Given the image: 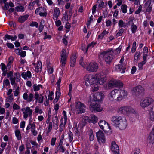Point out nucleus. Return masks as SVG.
<instances>
[{"mask_svg": "<svg viewBox=\"0 0 154 154\" xmlns=\"http://www.w3.org/2000/svg\"><path fill=\"white\" fill-rule=\"evenodd\" d=\"M111 120L113 125L119 130H124L127 127V120L124 116H114L112 117Z\"/></svg>", "mask_w": 154, "mask_h": 154, "instance_id": "obj_1", "label": "nucleus"}, {"mask_svg": "<svg viewBox=\"0 0 154 154\" xmlns=\"http://www.w3.org/2000/svg\"><path fill=\"white\" fill-rule=\"evenodd\" d=\"M113 52L112 49H108L101 53L100 56L104 58V60L106 63H109L113 59Z\"/></svg>", "mask_w": 154, "mask_h": 154, "instance_id": "obj_2", "label": "nucleus"}, {"mask_svg": "<svg viewBox=\"0 0 154 154\" xmlns=\"http://www.w3.org/2000/svg\"><path fill=\"white\" fill-rule=\"evenodd\" d=\"M83 58H82L80 61V65L84 68H86L87 70L91 72H96L98 69V65L96 63L93 62H90L87 66H86L82 61Z\"/></svg>", "mask_w": 154, "mask_h": 154, "instance_id": "obj_3", "label": "nucleus"}, {"mask_svg": "<svg viewBox=\"0 0 154 154\" xmlns=\"http://www.w3.org/2000/svg\"><path fill=\"white\" fill-rule=\"evenodd\" d=\"M144 88L141 86L134 88L131 91L132 96L135 98L140 97L143 96Z\"/></svg>", "mask_w": 154, "mask_h": 154, "instance_id": "obj_4", "label": "nucleus"}, {"mask_svg": "<svg viewBox=\"0 0 154 154\" xmlns=\"http://www.w3.org/2000/svg\"><path fill=\"white\" fill-rule=\"evenodd\" d=\"M154 103V100L152 98L144 97L140 100V106L142 108L144 109Z\"/></svg>", "mask_w": 154, "mask_h": 154, "instance_id": "obj_5", "label": "nucleus"}, {"mask_svg": "<svg viewBox=\"0 0 154 154\" xmlns=\"http://www.w3.org/2000/svg\"><path fill=\"white\" fill-rule=\"evenodd\" d=\"M96 74L91 75V74H86L84 77V80L85 83V85L86 86H88L89 84L93 85L94 84V81L95 78L97 77Z\"/></svg>", "mask_w": 154, "mask_h": 154, "instance_id": "obj_6", "label": "nucleus"}, {"mask_svg": "<svg viewBox=\"0 0 154 154\" xmlns=\"http://www.w3.org/2000/svg\"><path fill=\"white\" fill-rule=\"evenodd\" d=\"M90 101L91 103L90 105L89 108L90 110L92 112L97 111L100 112L103 110V108L101 107L100 105L97 103L96 101H91L90 99Z\"/></svg>", "mask_w": 154, "mask_h": 154, "instance_id": "obj_7", "label": "nucleus"}, {"mask_svg": "<svg viewBox=\"0 0 154 154\" xmlns=\"http://www.w3.org/2000/svg\"><path fill=\"white\" fill-rule=\"evenodd\" d=\"M69 54V51H67L64 49H63L60 54V63L62 67L65 66Z\"/></svg>", "mask_w": 154, "mask_h": 154, "instance_id": "obj_8", "label": "nucleus"}, {"mask_svg": "<svg viewBox=\"0 0 154 154\" xmlns=\"http://www.w3.org/2000/svg\"><path fill=\"white\" fill-rule=\"evenodd\" d=\"M104 97V95L103 93L98 92L91 96L90 99H91V101L101 102L103 101Z\"/></svg>", "mask_w": 154, "mask_h": 154, "instance_id": "obj_9", "label": "nucleus"}, {"mask_svg": "<svg viewBox=\"0 0 154 154\" xmlns=\"http://www.w3.org/2000/svg\"><path fill=\"white\" fill-rule=\"evenodd\" d=\"M21 111L23 112V116L24 119H26L28 117H29L32 119L33 113V110L31 108L28 106L21 109Z\"/></svg>", "mask_w": 154, "mask_h": 154, "instance_id": "obj_10", "label": "nucleus"}, {"mask_svg": "<svg viewBox=\"0 0 154 154\" xmlns=\"http://www.w3.org/2000/svg\"><path fill=\"white\" fill-rule=\"evenodd\" d=\"M75 110L77 114L84 113L85 111V106L84 104L80 102H77L75 103Z\"/></svg>", "mask_w": 154, "mask_h": 154, "instance_id": "obj_11", "label": "nucleus"}, {"mask_svg": "<svg viewBox=\"0 0 154 154\" xmlns=\"http://www.w3.org/2000/svg\"><path fill=\"white\" fill-rule=\"evenodd\" d=\"M97 140L100 144H104L106 142V139L104 133L101 130L96 133Z\"/></svg>", "mask_w": 154, "mask_h": 154, "instance_id": "obj_12", "label": "nucleus"}, {"mask_svg": "<svg viewBox=\"0 0 154 154\" xmlns=\"http://www.w3.org/2000/svg\"><path fill=\"white\" fill-rule=\"evenodd\" d=\"M14 76L15 77L11 78L9 79L11 81V84L12 85H13L14 87L17 86V84L15 83L16 79V81L17 82H20L21 79L20 74L19 73H15Z\"/></svg>", "mask_w": 154, "mask_h": 154, "instance_id": "obj_13", "label": "nucleus"}, {"mask_svg": "<svg viewBox=\"0 0 154 154\" xmlns=\"http://www.w3.org/2000/svg\"><path fill=\"white\" fill-rule=\"evenodd\" d=\"M118 93V96L117 97L116 100L120 101L124 98L128 94L126 91L124 90L119 89Z\"/></svg>", "mask_w": 154, "mask_h": 154, "instance_id": "obj_14", "label": "nucleus"}, {"mask_svg": "<svg viewBox=\"0 0 154 154\" xmlns=\"http://www.w3.org/2000/svg\"><path fill=\"white\" fill-rule=\"evenodd\" d=\"M118 90L115 89L112 91L109 94L108 98L109 100L113 101L114 100H116L117 97L118 96Z\"/></svg>", "mask_w": 154, "mask_h": 154, "instance_id": "obj_15", "label": "nucleus"}, {"mask_svg": "<svg viewBox=\"0 0 154 154\" xmlns=\"http://www.w3.org/2000/svg\"><path fill=\"white\" fill-rule=\"evenodd\" d=\"M98 124L100 128L103 131L105 129H111L108 123L104 120H101L98 122Z\"/></svg>", "mask_w": 154, "mask_h": 154, "instance_id": "obj_16", "label": "nucleus"}, {"mask_svg": "<svg viewBox=\"0 0 154 154\" xmlns=\"http://www.w3.org/2000/svg\"><path fill=\"white\" fill-rule=\"evenodd\" d=\"M97 77L95 78L94 81V84H97L99 85H101L104 84L105 82L106 79L105 77L101 76L100 74H96Z\"/></svg>", "mask_w": 154, "mask_h": 154, "instance_id": "obj_17", "label": "nucleus"}, {"mask_svg": "<svg viewBox=\"0 0 154 154\" xmlns=\"http://www.w3.org/2000/svg\"><path fill=\"white\" fill-rule=\"evenodd\" d=\"M35 13L39 14L40 16L45 17L47 14L46 9L42 7L38 8L35 11Z\"/></svg>", "mask_w": 154, "mask_h": 154, "instance_id": "obj_18", "label": "nucleus"}, {"mask_svg": "<svg viewBox=\"0 0 154 154\" xmlns=\"http://www.w3.org/2000/svg\"><path fill=\"white\" fill-rule=\"evenodd\" d=\"M122 86V83L114 80L110 81L108 84V87L109 88H111L114 86Z\"/></svg>", "mask_w": 154, "mask_h": 154, "instance_id": "obj_19", "label": "nucleus"}, {"mask_svg": "<svg viewBox=\"0 0 154 154\" xmlns=\"http://www.w3.org/2000/svg\"><path fill=\"white\" fill-rule=\"evenodd\" d=\"M110 149L114 154H119V147L115 141L112 142Z\"/></svg>", "mask_w": 154, "mask_h": 154, "instance_id": "obj_20", "label": "nucleus"}, {"mask_svg": "<svg viewBox=\"0 0 154 154\" xmlns=\"http://www.w3.org/2000/svg\"><path fill=\"white\" fill-rule=\"evenodd\" d=\"M28 91L24 93L23 94V97L24 100L30 102L33 100L34 95L32 93H30L29 94V97H28Z\"/></svg>", "mask_w": 154, "mask_h": 154, "instance_id": "obj_21", "label": "nucleus"}, {"mask_svg": "<svg viewBox=\"0 0 154 154\" xmlns=\"http://www.w3.org/2000/svg\"><path fill=\"white\" fill-rule=\"evenodd\" d=\"M35 96L36 103L38 102L39 103H42L43 102L44 97L42 94H39L38 93L35 92Z\"/></svg>", "mask_w": 154, "mask_h": 154, "instance_id": "obj_22", "label": "nucleus"}, {"mask_svg": "<svg viewBox=\"0 0 154 154\" xmlns=\"http://www.w3.org/2000/svg\"><path fill=\"white\" fill-rule=\"evenodd\" d=\"M67 121V117L66 112L64 110L63 111V116L61 117L60 121V125H65Z\"/></svg>", "mask_w": 154, "mask_h": 154, "instance_id": "obj_23", "label": "nucleus"}, {"mask_svg": "<svg viewBox=\"0 0 154 154\" xmlns=\"http://www.w3.org/2000/svg\"><path fill=\"white\" fill-rule=\"evenodd\" d=\"M60 13V11L57 7H55L54 8L53 18L54 20H56L58 17Z\"/></svg>", "mask_w": 154, "mask_h": 154, "instance_id": "obj_24", "label": "nucleus"}, {"mask_svg": "<svg viewBox=\"0 0 154 154\" xmlns=\"http://www.w3.org/2000/svg\"><path fill=\"white\" fill-rule=\"evenodd\" d=\"M77 57L76 56V54H72L71 57H70V66L72 67L74 66L75 64L76 59Z\"/></svg>", "mask_w": 154, "mask_h": 154, "instance_id": "obj_25", "label": "nucleus"}, {"mask_svg": "<svg viewBox=\"0 0 154 154\" xmlns=\"http://www.w3.org/2000/svg\"><path fill=\"white\" fill-rule=\"evenodd\" d=\"M42 66L41 62L40 61H37L36 65L35 66V71L37 72H40L42 70Z\"/></svg>", "mask_w": 154, "mask_h": 154, "instance_id": "obj_26", "label": "nucleus"}, {"mask_svg": "<svg viewBox=\"0 0 154 154\" xmlns=\"http://www.w3.org/2000/svg\"><path fill=\"white\" fill-rule=\"evenodd\" d=\"M109 33V32L106 30H103V32L97 37L98 39H100L102 40L104 36L107 35Z\"/></svg>", "mask_w": 154, "mask_h": 154, "instance_id": "obj_27", "label": "nucleus"}, {"mask_svg": "<svg viewBox=\"0 0 154 154\" xmlns=\"http://www.w3.org/2000/svg\"><path fill=\"white\" fill-rule=\"evenodd\" d=\"M29 17V15L28 14L20 16L18 18V21L20 23H23Z\"/></svg>", "mask_w": 154, "mask_h": 154, "instance_id": "obj_28", "label": "nucleus"}, {"mask_svg": "<svg viewBox=\"0 0 154 154\" xmlns=\"http://www.w3.org/2000/svg\"><path fill=\"white\" fill-rule=\"evenodd\" d=\"M151 3V0H148L145 4L144 7L146 9L147 11L149 12L152 9V8L150 6Z\"/></svg>", "mask_w": 154, "mask_h": 154, "instance_id": "obj_29", "label": "nucleus"}, {"mask_svg": "<svg viewBox=\"0 0 154 154\" xmlns=\"http://www.w3.org/2000/svg\"><path fill=\"white\" fill-rule=\"evenodd\" d=\"M5 38H4V40L6 41L7 39L11 40L12 41H14L17 38L16 35L13 36L10 35L6 34L5 36Z\"/></svg>", "mask_w": 154, "mask_h": 154, "instance_id": "obj_30", "label": "nucleus"}, {"mask_svg": "<svg viewBox=\"0 0 154 154\" xmlns=\"http://www.w3.org/2000/svg\"><path fill=\"white\" fill-rule=\"evenodd\" d=\"M43 112L42 110L39 106H37L35 107L34 113L36 115H38V114H41Z\"/></svg>", "mask_w": 154, "mask_h": 154, "instance_id": "obj_31", "label": "nucleus"}, {"mask_svg": "<svg viewBox=\"0 0 154 154\" xmlns=\"http://www.w3.org/2000/svg\"><path fill=\"white\" fill-rule=\"evenodd\" d=\"M33 87V91L35 92L39 91L40 89H43V86L41 84H34Z\"/></svg>", "mask_w": 154, "mask_h": 154, "instance_id": "obj_32", "label": "nucleus"}, {"mask_svg": "<svg viewBox=\"0 0 154 154\" xmlns=\"http://www.w3.org/2000/svg\"><path fill=\"white\" fill-rule=\"evenodd\" d=\"M115 68L117 71L120 72L121 73H123L125 72V69L122 68V65L118 64L116 66Z\"/></svg>", "mask_w": 154, "mask_h": 154, "instance_id": "obj_33", "label": "nucleus"}, {"mask_svg": "<svg viewBox=\"0 0 154 154\" xmlns=\"http://www.w3.org/2000/svg\"><path fill=\"white\" fill-rule=\"evenodd\" d=\"M13 61L14 58L13 57L11 56L10 57L8 60V63L7 65V68L8 69H9L11 68V64Z\"/></svg>", "mask_w": 154, "mask_h": 154, "instance_id": "obj_34", "label": "nucleus"}, {"mask_svg": "<svg viewBox=\"0 0 154 154\" xmlns=\"http://www.w3.org/2000/svg\"><path fill=\"white\" fill-rule=\"evenodd\" d=\"M128 106H124L119 108V111L121 113L126 114Z\"/></svg>", "mask_w": 154, "mask_h": 154, "instance_id": "obj_35", "label": "nucleus"}, {"mask_svg": "<svg viewBox=\"0 0 154 154\" xmlns=\"http://www.w3.org/2000/svg\"><path fill=\"white\" fill-rule=\"evenodd\" d=\"M90 122L94 123H96L98 120V118L95 115L91 116L89 119Z\"/></svg>", "mask_w": 154, "mask_h": 154, "instance_id": "obj_36", "label": "nucleus"}, {"mask_svg": "<svg viewBox=\"0 0 154 154\" xmlns=\"http://www.w3.org/2000/svg\"><path fill=\"white\" fill-rule=\"evenodd\" d=\"M15 134L17 140H20L21 139V134L19 130H16L15 131Z\"/></svg>", "mask_w": 154, "mask_h": 154, "instance_id": "obj_37", "label": "nucleus"}, {"mask_svg": "<svg viewBox=\"0 0 154 154\" xmlns=\"http://www.w3.org/2000/svg\"><path fill=\"white\" fill-rule=\"evenodd\" d=\"M147 141L149 143H153L154 142V134H152L151 132L148 137Z\"/></svg>", "mask_w": 154, "mask_h": 154, "instance_id": "obj_38", "label": "nucleus"}, {"mask_svg": "<svg viewBox=\"0 0 154 154\" xmlns=\"http://www.w3.org/2000/svg\"><path fill=\"white\" fill-rule=\"evenodd\" d=\"M91 85L92 86V91L93 92L97 91L99 90V88L98 86L99 85L97 84H94Z\"/></svg>", "mask_w": 154, "mask_h": 154, "instance_id": "obj_39", "label": "nucleus"}, {"mask_svg": "<svg viewBox=\"0 0 154 154\" xmlns=\"http://www.w3.org/2000/svg\"><path fill=\"white\" fill-rule=\"evenodd\" d=\"M135 111L134 109L131 107L128 106L126 114L129 115L131 113H134Z\"/></svg>", "mask_w": 154, "mask_h": 154, "instance_id": "obj_40", "label": "nucleus"}, {"mask_svg": "<svg viewBox=\"0 0 154 154\" xmlns=\"http://www.w3.org/2000/svg\"><path fill=\"white\" fill-rule=\"evenodd\" d=\"M15 10L17 11L23 12L24 11L25 8L23 6H19L15 8Z\"/></svg>", "mask_w": 154, "mask_h": 154, "instance_id": "obj_41", "label": "nucleus"}, {"mask_svg": "<svg viewBox=\"0 0 154 154\" xmlns=\"http://www.w3.org/2000/svg\"><path fill=\"white\" fill-rule=\"evenodd\" d=\"M127 6L125 4L122 5L121 6V10L122 12L124 13H126L127 12Z\"/></svg>", "mask_w": 154, "mask_h": 154, "instance_id": "obj_42", "label": "nucleus"}, {"mask_svg": "<svg viewBox=\"0 0 154 154\" xmlns=\"http://www.w3.org/2000/svg\"><path fill=\"white\" fill-rule=\"evenodd\" d=\"M149 118L151 120L154 121V112L152 110L149 112Z\"/></svg>", "mask_w": 154, "mask_h": 154, "instance_id": "obj_43", "label": "nucleus"}, {"mask_svg": "<svg viewBox=\"0 0 154 154\" xmlns=\"http://www.w3.org/2000/svg\"><path fill=\"white\" fill-rule=\"evenodd\" d=\"M93 131L92 130H90L89 131V140L91 141H93L94 139V137L93 134Z\"/></svg>", "mask_w": 154, "mask_h": 154, "instance_id": "obj_44", "label": "nucleus"}, {"mask_svg": "<svg viewBox=\"0 0 154 154\" xmlns=\"http://www.w3.org/2000/svg\"><path fill=\"white\" fill-rule=\"evenodd\" d=\"M140 55L141 54L140 52H136L134 55V61H137Z\"/></svg>", "mask_w": 154, "mask_h": 154, "instance_id": "obj_45", "label": "nucleus"}, {"mask_svg": "<svg viewBox=\"0 0 154 154\" xmlns=\"http://www.w3.org/2000/svg\"><path fill=\"white\" fill-rule=\"evenodd\" d=\"M131 30L132 33H134L136 32V30L137 29V27L136 25L133 24L131 26Z\"/></svg>", "mask_w": 154, "mask_h": 154, "instance_id": "obj_46", "label": "nucleus"}, {"mask_svg": "<svg viewBox=\"0 0 154 154\" xmlns=\"http://www.w3.org/2000/svg\"><path fill=\"white\" fill-rule=\"evenodd\" d=\"M53 127L52 122H50L49 124H47V133H49Z\"/></svg>", "mask_w": 154, "mask_h": 154, "instance_id": "obj_47", "label": "nucleus"}, {"mask_svg": "<svg viewBox=\"0 0 154 154\" xmlns=\"http://www.w3.org/2000/svg\"><path fill=\"white\" fill-rule=\"evenodd\" d=\"M14 95L15 96H17L19 95L20 93V88L19 87H17L16 90L13 92Z\"/></svg>", "mask_w": 154, "mask_h": 154, "instance_id": "obj_48", "label": "nucleus"}, {"mask_svg": "<svg viewBox=\"0 0 154 154\" xmlns=\"http://www.w3.org/2000/svg\"><path fill=\"white\" fill-rule=\"evenodd\" d=\"M3 84L4 86H8L10 85V82L8 79H4L3 81Z\"/></svg>", "mask_w": 154, "mask_h": 154, "instance_id": "obj_49", "label": "nucleus"}, {"mask_svg": "<svg viewBox=\"0 0 154 154\" xmlns=\"http://www.w3.org/2000/svg\"><path fill=\"white\" fill-rule=\"evenodd\" d=\"M124 29L123 28H121L120 29L119 31H118V32L116 34V36L117 37H119L120 36H121L122 35V33L124 32Z\"/></svg>", "mask_w": 154, "mask_h": 154, "instance_id": "obj_50", "label": "nucleus"}, {"mask_svg": "<svg viewBox=\"0 0 154 154\" xmlns=\"http://www.w3.org/2000/svg\"><path fill=\"white\" fill-rule=\"evenodd\" d=\"M136 42H134L132 45L131 49V52L132 53H134L136 51Z\"/></svg>", "mask_w": 154, "mask_h": 154, "instance_id": "obj_51", "label": "nucleus"}, {"mask_svg": "<svg viewBox=\"0 0 154 154\" xmlns=\"http://www.w3.org/2000/svg\"><path fill=\"white\" fill-rule=\"evenodd\" d=\"M68 137L69 142H71L73 139V134L72 132L69 131L68 133Z\"/></svg>", "mask_w": 154, "mask_h": 154, "instance_id": "obj_52", "label": "nucleus"}, {"mask_svg": "<svg viewBox=\"0 0 154 154\" xmlns=\"http://www.w3.org/2000/svg\"><path fill=\"white\" fill-rule=\"evenodd\" d=\"M118 26L120 27H125V25L123 21L120 20L118 23Z\"/></svg>", "mask_w": 154, "mask_h": 154, "instance_id": "obj_53", "label": "nucleus"}, {"mask_svg": "<svg viewBox=\"0 0 154 154\" xmlns=\"http://www.w3.org/2000/svg\"><path fill=\"white\" fill-rule=\"evenodd\" d=\"M57 149L60 150V152H63L65 150V149L62 146V145L60 144L57 148Z\"/></svg>", "mask_w": 154, "mask_h": 154, "instance_id": "obj_54", "label": "nucleus"}, {"mask_svg": "<svg viewBox=\"0 0 154 154\" xmlns=\"http://www.w3.org/2000/svg\"><path fill=\"white\" fill-rule=\"evenodd\" d=\"M49 94L48 96V100H53L54 93L53 91H49Z\"/></svg>", "mask_w": 154, "mask_h": 154, "instance_id": "obj_55", "label": "nucleus"}, {"mask_svg": "<svg viewBox=\"0 0 154 154\" xmlns=\"http://www.w3.org/2000/svg\"><path fill=\"white\" fill-rule=\"evenodd\" d=\"M146 63L145 61H143L138 63V66L140 70L142 69H143V66Z\"/></svg>", "mask_w": 154, "mask_h": 154, "instance_id": "obj_56", "label": "nucleus"}, {"mask_svg": "<svg viewBox=\"0 0 154 154\" xmlns=\"http://www.w3.org/2000/svg\"><path fill=\"white\" fill-rule=\"evenodd\" d=\"M13 108L14 110H18L20 109V107L17 104L15 103L13 104Z\"/></svg>", "mask_w": 154, "mask_h": 154, "instance_id": "obj_57", "label": "nucleus"}, {"mask_svg": "<svg viewBox=\"0 0 154 154\" xmlns=\"http://www.w3.org/2000/svg\"><path fill=\"white\" fill-rule=\"evenodd\" d=\"M12 122L14 124H18L19 120L17 118L13 117L12 119Z\"/></svg>", "mask_w": 154, "mask_h": 154, "instance_id": "obj_58", "label": "nucleus"}, {"mask_svg": "<svg viewBox=\"0 0 154 154\" xmlns=\"http://www.w3.org/2000/svg\"><path fill=\"white\" fill-rule=\"evenodd\" d=\"M58 118L57 116L53 118L52 122L53 124H58Z\"/></svg>", "mask_w": 154, "mask_h": 154, "instance_id": "obj_59", "label": "nucleus"}, {"mask_svg": "<svg viewBox=\"0 0 154 154\" xmlns=\"http://www.w3.org/2000/svg\"><path fill=\"white\" fill-rule=\"evenodd\" d=\"M30 26L32 27L35 26L36 28H38V23L35 21L32 22L30 24Z\"/></svg>", "mask_w": 154, "mask_h": 154, "instance_id": "obj_60", "label": "nucleus"}, {"mask_svg": "<svg viewBox=\"0 0 154 154\" xmlns=\"http://www.w3.org/2000/svg\"><path fill=\"white\" fill-rule=\"evenodd\" d=\"M13 75V73L12 71H10L8 72L7 73V77L9 78H12V76Z\"/></svg>", "mask_w": 154, "mask_h": 154, "instance_id": "obj_61", "label": "nucleus"}, {"mask_svg": "<svg viewBox=\"0 0 154 154\" xmlns=\"http://www.w3.org/2000/svg\"><path fill=\"white\" fill-rule=\"evenodd\" d=\"M72 88V84H70L69 85V92L68 94L71 97V93Z\"/></svg>", "mask_w": 154, "mask_h": 154, "instance_id": "obj_62", "label": "nucleus"}, {"mask_svg": "<svg viewBox=\"0 0 154 154\" xmlns=\"http://www.w3.org/2000/svg\"><path fill=\"white\" fill-rule=\"evenodd\" d=\"M56 138L55 137H53L52 138L51 140V145L52 146H54L55 144Z\"/></svg>", "mask_w": 154, "mask_h": 154, "instance_id": "obj_63", "label": "nucleus"}, {"mask_svg": "<svg viewBox=\"0 0 154 154\" xmlns=\"http://www.w3.org/2000/svg\"><path fill=\"white\" fill-rule=\"evenodd\" d=\"M140 152V149H136L132 152L131 154H139Z\"/></svg>", "mask_w": 154, "mask_h": 154, "instance_id": "obj_64", "label": "nucleus"}]
</instances>
